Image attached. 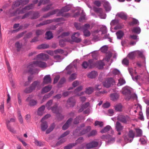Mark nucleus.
Returning <instances> with one entry per match:
<instances>
[{
  "instance_id": "1",
  "label": "nucleus",
  "mask_w": 149,
  "mask_h": 149,
  "mask_svg": "<svg viewBox=\"0 0 149 149\" xmlns=\"http://www.w3.org/2000/svg\"><path fill=\"white\" fill-rule=\"evenodd\" d=\"M37 66L41 68H45L47 67V65L46 63L41 61H34L29 64L24 72L32 74H34L37 71L36 67Z\"/></svg>"
},
{
  "instance_id": "2",
  "label": "nucleus",
  "mask_w": 149,
  "mask_h": 149,
  "mask_svg": "<svg viewBox=\"0 0 149 149\" xmlns=\"http://www.w3.org/2000/svg\"><path fill=\"white\" fill-rule=\"evenodd\" d=\"M84 125L82 124L81 126L77 128L73 132V134L76 136H81L91 130L90 126H88L86 128H84Z\"/></svg>"
},
{
  "instance_id": "3",
  "label": "nucleus",
  "mask_w": 149,
  "mask_h": 149,
  "mask_svg": "<svg viewBox=\"0 0 149 149\" xmlns=\"http://www.w3.org/2000/svg\"><path fill=\"white\" fill-rule=\"evenodd\" d=\"M41 87L40 82L39 81H36L32 84L29 88H26L24 91L26 93H29L35 90H39Z\"/></svg>"
},
{
  "instance_id": "4",
  "label": "nucleus",
  "mask_w": 149,
  "mask_h": 149,
  "mask_svg": "<svg viewBox=\"0 0 149 149\" xmlns=\"http://www.w3.org/2000/svg\"><path fill=\"white\" fill-rule=\"evenodd\" d=\"M122 93L126 96L125 99L127 100H129L131 97V91L127 87H123L121 90Z\"/></svg>"
},
{
  "instance_id": "5",
  "label": "nucleus",
  "mask_w": 149,
  "mask_h": 149,
  "mask_svg": "<svg viewBox=\"0 0 149 149\" xmlns=\"http://www.w3.org/2000/svg\"><path fill=\"white\" fill-rule=\"evenodd\" d=\"M117 120L121 122L127 124L131 121L130 118L127 115H120L117 118Z\"/></svg>"
},
{
  "instance_id": "6",
  "label": "nucleus",
  "mask_w": 149,
  "mask_h": 149,
  "mask_svg": "<svg viewBox=\"0 0 149 149\" xmlns=\"http://www.w3.org/2000/svg\"><path fill=\"white\" fill-rule=\"evenodd\" d=\"M113 83H114L113 79L111 78H109L106 79L103 82V85L104 87L108 88L113 85Z\"/></svg>"
},
{
  "instance_id": "7",
  "label": "nucleus",
  "mask_w": 149,
  "mask_h": 149,
  "mask_svg": "<svg viewBox=\"0 0 149 149\" xmlns=\"http://www.w3.org/2000/svg\"><path fill=\"white\" fill-rule=\"evenodd\" d=\"M135 136L134 133L132 130H130L127 136L125 138V140L127 141L128 142H131Z\"/></svg>"
},
{
  "instance_id": "8",
  "label": "nucleus",
  "mask_w": 149,
  "mask_h": 149,
  "mask_svg": "<svg viewBox=\"0 0 149 149\" xmlns=\"http://www.w3.org/2000/svg\"><path fill=\"white\" fill-rule=\"evenodd\" d=\"M34 4L32 3L26 7L24 8H22L21 10L18 11V10H17V12L18 13L23 14L26 12V10H28L30 9H32L34 7Z\"/></svg>"
},
{
  "instance_id": "9",
  "label": "nucleus",
  "mask_w": 149,
  "mask_h": 149,
  "mask_svg": "<svg viewBox=\"0 0 149 149\" xmlns=\"http://www.w3.org/2000/svg\"><path fill=\"white\" fill-rule=\"evenodd\" d=\"M75 100L73 97L70 98L67 101V106L68 107H74L75 103Z\"/></svg>"
},
{
  "instance_id": "10",
  "label": "nucleus",
  "mask_w": 149,
  "mask_h": 149,
  "mask_svg": "<svg viewBox=\"0 0 149 149\" xmlns=\"http://www.w3.org/2000/svg\"><path fill=\"white\" fill-rule=\"evenodd\" d=\"M52 81V79L50 75L45 76L43 79L42 84L43 85L50 83Z\"/></svg>"
},
{
  "instance_id": "11",
  "label": "nucleus",
  "mask_w": 149,
  "mask_h": 149,
  "mask_svg": "<svg viewBox=\"0 0 149 149\" xmlns=\"http://www.w3.org/2000/svg\"><path fill=\"white\" fill-rule=\"evenodd\" d=\"M70 9V7L69 6H67L63 7L57 14V15L58 16H63V13L68 11Z\"/></svg>"
},
{
  "instance_id": "12",
  "label": "nucleus",
  "mask_w": 149,
  "mask_h": 149,
  "mask_svg": "<svg viewBox=\"0 0 149 149\" xmlns=\"http://www.w3.org/2000/svg\"><path fill=\"white\" fill-rule=\"evenodd\" d=\"M98 144V143L97 141H93L87 143L86 145V148L87 149L97 147Z\"/></svg>"
},
{
  "instance_id": "13",
  "label": "nucleus",
  "mask_w": 149,
  "mask_h": 149,
  "mask_svg": "<svg viewBox=\"0 0 149 149\" xmlns=\"http://www.w3.org/2000/svg\"><path fill=\"white\" fill-rule=\"evenodd\" d=\"M49 56L47 55L44 53H40L36 56V58L43 60H46L49 58Z\"/></svg>"
},
{
  "instance_id": "14",
  "label": "nucleus",
  "mask_w": 149,
  "mask_h": 149,
  "mask_svg": "<svg viewBox=\"0 0 149 149\" xmlns=\"http://www.w3.org/2000/svg\"><path fill=\"white\" fill-rule=\"evenodd\" d=\"M33 97V96L32 95H29L26 100V101L29 102V105L31 106H34L37 103V102L36 100L32 99Z\"/></svg>"
},
{
  "instance_id": "15",
  "label": "nucleus",
  "mask_w": 149,
  "mask_h": 149,
  "mask_svg": "<svg viewBox=\"0 0 149 149\" xmlns=\"http://www.w3.org/2000/svg\"><path fill=\"white\" fill-rule=\"evenodd\" d=\"M62 19V18H59L53 19H49L45 20L43 21V24H44V25H46L51 23L53 22H59L61 21Z\"/></svg>"
},
{
  "instance_id": "16",
  "label": "nucleus",
  "mask_w": 149,
  "mask_h": 149,
  "mask_svg": "<svg viewBox=\"0 0 149 149\" xmlns=\"http://www.w3.org/2000/svg\"><path fill=\"white\" fill-rule=\"evenodd\" d=\"M115 128L117 132H120L123 129V126L118 121H117L116 123Z\"/></svg>"
},
{
  "instance_id": "17",
  "label": "nucleus",
  "mask_w": 149,
  "mask_h": 149,
  "mask_svg": "<svg viewBox=\"0 0 149 149\" xmlns=\"http://www.w3.org/2000/svg\"><path fill=\"white\" fill-rule=\"evenodd\" d=\"M96 61L94 59H90L88 61L89 68H92L96 66Z\"/></svg>"
},
{
  "instance_id": "18",
  "label": "nucleus",
  "mask_w": 149,
  "mask_h": 149,
  "mask_svg": "<svg viewBox=\"0 0 149 149\" xmlns=\"http://www.w3.org/2000/svg\"><path fill=\"white\" fill-rule=\"evenodd\" d=\"M72 118H70L63 126V129L65 130L68 129L69 125L72 122Z\"/></svg>"
},
{
  "instance_id": "19",
  "label": "nucleus",
  "mask_w": 149,
  "mask_h": 149,
  "mask_svg": "<svg viewBox=\"0 0 149 149\" xmlns=\"http://www.w3.org/2000/svg\"><path fill=\"white\" fill-rule=\"evenodd\" d=\"M31 19H36L39 17V13L38 12H35L33 11H31Z\"/></svg>"
},
{
  "instance_id": "20",
  "label": "nucleus",
  "mask_w": 149,
  "mask_h": 149,
  "mask_svg": "<svg viewBox=\"0 0 149 149\" xmlns=\"http://www.w3.org/2000/svg\"><path fill=\"white\" fill-rule=\"evenodd\" d=\"M71 40L70 38L65 39V40H61L59 41V44L61 47H63L65 45V42H71Z\"/></svg>"
},
{
  "instance_id": "21",
  "label": "nucleus",
  "mask_w": 149,
  "mask_h": 149,
  "mask_svg": "<svg viewBox=\"0 0 149 149\" xmlns=\"http://www.w3.org/2000/svg\"><path fill=\"white\" fill-rule=\"evenodd\" d=\"M42 124L41 125V127L42 131H45L47 128L48 126L46 121H41Z\"/></svg>"
},
{
  "instance_id": "22",
  "label": "nucleus",
  "mask_w": 149,
  "mask_h": 149,
  "mask_svg": "<svg viewBox=\"0 0 149 149\" xmlns=\"http://www.w3.org/2000/svg\"><path fill=\"white\" fill-rule=\"evenodd\" d=\"M52 112L58 114L59 112V109L57 107V104L55 103L54 106L50 109Z\"/></svg>"
},
{
  "instance_id": "23",
  "label": "nucleus",
  "mask_w": 149,
  "mask_h": 149,
  "mask_svg": "<svg viewBox=\"0 0 149 149\" xmlns=\"http://www.w3.org/2000/svg\"><path fill=\"white\" fill-rule=\"evenodd\" d=\"M52 88V86L51 85H49L43 88L42 90V93H46L50 91Z\"/></svg>"
},
{
  "instance_id": "24",
  "label": "nucleus",
  "mask_w": 149,
  "mask_h": 149,
  "mask_svg": "<svg viewBox=\"0 0 149 149\" xmlns=\"http://www.w3.org/2000/svg\"><path fill=\"white\" fill-rule=\"evenodd\" d=\"M119 95L116 93H113L110 95L111 99L112 101H115L119 98Z\"/></svg>"
},
{
  "instance_id": "25",
  "label": "nucleus",
  "mask_w": 149,
  "mask_h": 149,
  "mask_svg": "<svg viewBox=\"0 0 149 149\" xmlns=\"http://www.w3.org/2000/svg\"><path fill=\"white\" fill-rule=\"evenodd\" d=\"M83 88V87L82 86H80L77 88L74 91L75 93L78 96H80L81 95H83L84 93L82 92L80 94H77V93L82 90Z\"/></svg>"
},
{
  "instance_id": "26",
  "label": "nucleus",
  "mask_w": 149,
  "mask_h": 149,
  "mask_svg": "<svg viewBox=\"0 0 149 149\" xmlns=\"http://www.w3.org/2000/svg\"><path fill=\"white\" fill-rule=\"evenodd\" d=\"M121 19H126L127 18V16L126 14L123 12H121L118 13L116 15Z\"/></svg>"
},
{
  "instance_id": "27",
  "label": "nucleus",
  "mask_w": 149,
  "mask_h": 149,
  "mask_svg": "<svg viewBox=\"0 0 149 149\" xmlns=\"http://www.w3.org/2000/svg\"><path fill=\"white\" fill-rule=\"evenodd\" d=\"M96 66L99 69H102L104 65V63L102 61H96Z\"/></svg>"
},
{
  "instance_id": "28",
  "label": "nucleus",
  "mask_w": 149,
  "mask_h": 149,
  "mask_svg": "<svg viewBox=\"0 0 149 149\" xmlns=\"http://www.w3.org/2000/svg\"><path fill=\"white\" fill-rule=\"evenodd\" d=\"M45 109L44 105H42L39 108L38 110V114L39 116H42L44 113V111Z\"/></svg>"
},
{
  "instance_id": "29",
  "label": "nucleus",
  "mask_w": 149,
  "mask_h": 149,
  "mask_svg": "<svg viewBox=\"0 0 149 149\" xmlns=\"http://www.w3.org/2000/svg\"><path fill=\"white\" fill-rule=\"evenodd\" d=\"M97 75V72L95 71H92L88 74V77L91 78H95Z\"/></svg>"
},
{
  "instance_id": "30",
  "label": "nucleus",
  "mask_w": 149,
  "mask_h": 149,
  "mask_svg": "<svg viewBox=\"0 0 149 149\" xmlns=\"http://www.w3.org/2000/svg\"><path fill=\"white\" fill-rule=\"evenodd\" d=\"M112 128L109 125H107L103 129L100 131L102 133H106L109 131L110 130H111Z\"/></svg>"
},
{
  "instance_id": "31",
  "label": "nucleus",
  "mask_w": 149,
  "mask_h": 149,
  "mask_svg": "<svg viewBox=\"0 0 149 149\" xmlns=\"http://www.w3.org/2000/svg\"><path fill=\"white\" fill-rule=\"evenodd\" d=\"M46 37L45 38L47 40H49L53 38V36L52 33L50 31H47L46 33Z\"/></svg>"
},
{
  "instance_id": "32",
  "label": "nucleus",
  "mask_w": 149,
  "mask_h": 149,
  "mask_svg": "<svg viewBox=\"0 0 149 149\" xmlns=\"http://www.w3.org/2000/svg\"><path fill=\"white\" fill-rule=\"evenodd\" d=\"M71 38L72 40V41H72H72H73L75 42H76L78 43L80 42L81 40V38H78L76 36H74V35H72L71 36Z\"/></svg>"
},
{
  "instance_id": "33",
  "label": "nucleus",
  "mask_w": 149,
  "mask_h": 149,
  "mask_svg": "<svg viewBox=\"0 0 149 149\" xmlns=\"http://www.w3.org/2000/svg\"><path fill=\"white\" fill-rule=\"evenodd\" d=\"M129 72L132 77V78L133 80H134V78L133 74L135 73L136 74L135 70H133L132 68H128Z\"/></svg>"
},
{
  "instance_id": "34",
  "label": "nucleus",
  "mask_w": 149,
  "mask_h": 149,
  "mask_svg": "<svg viewBox=\"0 0 149 149\" xmlns=\"http://www.w3.org/2000/svg\"><path fill=\"white\" fill-rule=\"evenodd\" d=\"M49 47V46L47 44H42L38 45L37 48L38 49H47Z\"/></svg>"
},
{
  "instance_id": "35",
  "label": "nucleus",
  "mask_w": 149,
  "mask_h": 149,
  "mask_svg": "<svg viewBox=\"0 0 149 149\" xmlns=\"http://www.w3.org/2000/svg\"><path fill=\"white\" fill-rule=\"evenodd\" d=\"M117 38L118 39H120L124 35V33L121 31H119L116 33Z\"/></svg>"
},
{
  "instance_id": "36",
  "label": "nucleus",
  "mask_w": 149,
  "mask_h": 149,
  "mask_svg": "<svg viewBox=\"0 0 149 149\" xmlns=\"http://www.w3.org/2000/svg\"><path fill=\"white\" fill-rule=\"evenodd\" d=\"M112 56V54L110 52H107L106 53V57L104 59L107 61L108 62L109 61Z\"/></svg>"
},
{
  "instance_id": "37",
  "label": "nucleus",
  "mask_w": 149,
  "mask_h": 149,
  "mask_svg": "<svg viewBox=\"0 0 149 149\" xmlns=\"http://www.w3.org/2000/svg\"><path fill=\"white\" fill-rule=\"evenodd\" d=\"M94 90L93 88L92 87H89L86 89L85 92L86 93L89 95L92 93Z\"/></svg>"
},
{
  "instance_id": "38",
  "label": "nucleus",
  "mask_w": 149,
  "mask_h": 149,
  "mask_svg": "<svg viewBox=\"0 0 149 149\" xmlns=\"http://www.w3.org/2000/svg\"><path fill=\"white\" fill-rule=\"evenodd\" d=\"M86 19L85 13L83 12V11H82L81 16L79 19V21L80 22H82Z\"/></svg>"
},
{
  "instance_id": "39",
  "label": "nucleus",
  "mask_w": 149,
  "mask_h": 149,
  "mask_svg": "<svg viewBox=\"0 0 149 149\" xmlns=\"http://www.w3.org/2000/svg\"><path fill=\"white\" fill-rule=\"evenodd\" d=\"M15 46L17 48V50L18 52L20 51L22 47V43L20 44L19 42L17 41L15 43Z\"/></svg>"
},
{
  "instance_id": "40",
  "label": "nucleus",
  "mask_w": 149,
  "mask_h": 149,
  "mask_svg": "<svg viewBox=\"0 0 149 149\" xmlns=\"http://www.w3.org/2000/svg\"><path fill=\"white\" fill-rule=\"evenodd\" d=\"M104 6L105 10L107 11H109L111 10V7L109 3L107 2H105L104 4Z\"/></svg>"
},
{
  "instance_id": "41",
  "label": "nucleus",
  "mask_w": 149,
  "mask_h": 149,
  "mask_svg": "<svg viewBox=\"0 0 149 149\" xmlns=\"http://www.w3.org/2000/svg\"><path fill=\"white\" fill-rule=\"evenodd\" d=\"M10 120H8L6 121L7 127L8 129L10 131L13 133L15 132L14 129L13 128H11L10 126L9 125V124L10 123Z\"/></svg>"
},
{
  "instance_id": "42",
  "label": "nucleus",
  "mask_w": 149,
  "mask_h": 149,
  "mask_svg": "<svg viewBox=\"0 0 149 149\" xmlns=\"http://www.w3.org/2000/svg\"><path fill=\"white\" fill-rule=\"evenodd\" d=\"M122 106L120 104H118L116 105L115 107V110L117 111H121L122 110Z\"/></svg>"
},
{
  "instance_id": "43",
  "label": "nucleus",
  "mask_w": 149,
  "mask_h": 149,
  "mask_svg": "<svg viewBox=\"0 0 149 149\" xmlns=\"http://www.w3.org/2000/svg\"><path fill=\"white\" fill-rule=\"evenodd\" d=\"M136 56L135 52H132L129 53L127 55V57L130 59H133Z\"/></svg>"
},
{
  "instance_id": "44",
  "label": "nucleus",
  "mask_w": 149,
  "mask_h": 149,
  "mask_svg": "<svg viewBox=\"0 0 149 149\" xmlns=\"http://www.w3.org/2000/svg\"><path fill=\"white\" fill-rule=\"evenodd\" d=\"M45 31L44 30L38 29L36 31V34L38 36L41 35L44 33Z\"/></svg>"
},
{
  "instance_id": "45",
  "label": "nucleus",
  "mask_w": 149,
  "mask_h": 149,
  "mask_svg": "<svg viewBox=\"0 0 149 149\" xmlns=\"http://www.w3.org/2000/svg\"><path fill=\"white\" fill-rule=\"evenodd\" d=\"M77 77V74L75 73H73L71 74L70 76L69 80L70 81H71L75 79Z\"/></svg>"
},
{
  "instance_id": "46",
  "label": "nucleus",
  "mask_w": 149,
  "mask_h": 149,
  "mask_svg": "<svg viewBox=\"0 0 149 149\" xmlns=\"http://www.w3.org/2000/svg\"><path fill=\"white\" fill-rule=\"evenodd\" d=\"M125 83V80L123 78H120L118 80V83L117 85L118 86H120L124 84Z\"/></svg>"
},
{
  "instance_id": "47",
  "label": "nucleus",
  "mask_w": 149,
  "mask_h": 149,
  "mask_svg": "<svg viewBox=\"0 0 149 149\" xmlns=\"http://www.w3.org/2000/svg\"><path fill=\"white\" fill-rule=\"evenodd\" d=\"M132 31L134 33L139 34L141 32V29L139 27H135L133 28Z\"/></svg>"
},
{
  "instance_id": "48",
  "label": "nucleus",
  "mask_w": 149,
  "mask_h": 149,
  "mask_svg": "<svg viewBox=\"0 0 149 149\" xmlns=\"http://www.w3.org/2000/svg\"><path fill=\"white\" fill-rule=\"evenodd\" d=\"M52 4L47 5L46 6L43 8L42 9V11L43 12L48 11L50 9Z\"/></svg>"
},
{
  "instance_id": "49",
  "label": "nucleus",
  "mask_w": 149,
  "mask_h": 149,
  "mask_svg": "<svg viewBox=\"0 0 149 149\" xmlns=\"http://www.w3.org/2000/svg\"><path fill=\"white\" fill-rule=\"evenodd\" d=\"M139 23L137 19L135 18H133L132 21L130 22L129 24L131 26H133L134 25L138 24Z\"/></svg>"
},
{
  "instance_id": "50",
  "label": "nucleus",
  "mask_w": 149,
  "mask_h": 149,
  "mask_svg": "<svg viewBox=\"0 0 149 149\" xmlns=\"http://www.w3.org/2000/svg\"><path fill=\"white\" fill-rule=\"evenodd\" d=\"M84 141L83 138V137H81L79 138L77 140H76V142L75 143H74V144H75V146L77 144L83 142Z\"/></svg>"
},
{
  "instance_id": "51",
  "label": "nucleus",
  "mask_w": 149,
  "mask_h": 149,
  "mask_svg": "<svg viewBox=\"0 0 149 149\" xmlns=\"http://www.w3.org/2000/svg\"><path fill=\"white\" fill-rule=\"evenodd\" d=\"M74 27L77 30L82 29V26H81V24L79 23H75L74 24Z\"/></svg>"
},
{
  "instance_id": "52",
  "label": "nucleus",
  "mask_w": 149,
  "mask_h": 149,
  "mask_svg": "<svg viewBox=\"0 0 149 149\" xmlns=\"http://www.w3.org/2000/svg\"><path fill=\"white\" fill-rule=\"evenodd\" d=\"M69 34L70 33L68 32H64L63 33L61 36H59L58 38H60V37H61V38H64L68 36Z\"/></svg>"
},
{
  "instance_id": "53",
  "label": "nucleus",
  "mask_w": 149,
  "mask_h": 149,
  "mask_svg": "<svg viewBox=\"0 0 149 149\" xmlns=\"http://www.w3.org/2000/svg\"><path fill=\"white\" fill-rule=\"evenodd\" d=\"M108 47L107 45H104L100 48V51L103 53H105L108 50Z\"/></svg>"
},
{
  "instance_id": "54",
  "label": "nucleus",
  "mask_w": 149,
  "mask_h": 149,
  "mask_svg": "<svg viewBox=\"0 0 149 149\" xmlns=\"http://www.w3.org/2000/svg\"><path fill=\"white\" fill-rule=\"evenodd\" d=\"M53 102V100H49L47 103L46 104V107H47L48 109H50L51 108L50 107L51 106Z\"/></svg>"
},
{
  "instance_id": "55",
  "label": "nucleus",
  "mask_w": 149,
  "mask_h": 149,
  "mask_svg": "<svg viewBox=\"0 0 149 149\" xmlns=\"http://www.w3.org/2000/svg\"><path fill=\"white\" fill-rule=\"evenodd\" d=\"M75 146V144H74L73 143H70L67 146H65L64 148V149H70Z\"/></svg>"
},
{
  "instance_id": "56",
  "label": "nucleus",
  "mask_w": 149,
  "mask_h": 149,
  "mask_svg": "<svg viewBox=\"0 0 149 149\" xmlns=\"http://www.w3.org/2000/svg\"><path fill=\"white\" fill-rule=\"evenodd\" d=\"M137 136H141L142 135V131L140 129H136Z\"/></svg>"
},
{
  "instance_id": "57",
  "label": "nucleus",
  "mask_w": 149,
  "mask_h": 149,
  "mask_svg": "<svg viewBox=\"0 0 149 149\" xmlns=\"http://www.w3.org/2000/svg\"><path fill=\"white\" fill-rule=\"evenodd\" d=\"M35 143L36 145L39 146H42L44 145L43 143L41 141H39L37 140L35 141Z\"/></svg>"
},
{
  "instance_id": "58",
  "label": "nucleus",
  "mask_w": 149,
  "mask_h": 149,
  "mask_svg": "<svg viewBox=\"0 0 149 149\" xmlns=\"http://www.w3.org/2000/svg\"><path fill=\"white\" fill-rule=\"evenodd\" d=\"M94 10L95 12L100 14H101L102 12V9L101 8L94 7Z\"/></svg>"
},
{
  "instance_id": "59",
  "label": "nucleus",
  "mask_w": 149,
  "mask_h": 149,
  "mask_svg": "<svg viewBox=\"0 0 149 149\" xmlns=\"http://www.w3.org/2000/svg\"><path fill=\"white\" fill-rule=\"evenodd\" d=\"M82 67L84 69H86L89 68V64L88 62L86 61H84L82 64Z\"/></svg>"
},
{
  "instance_id": "60",
  "label": "nucleus",
  "mask_w": 149,
  "mask_h": 149,
  "mask_svg": "<svg viewBox=\"0 0 149 149\" xmlns=\"http://www.w3.org/2000/svg\"><path fill=\"white\" fill-rule=\"evenodd\" d=\"M95 125H99L100 127H102L103 126V123L102 122L96 120L95 123Z\"/></svg>"
},
{
  "instance_id": "61",
  "label": "nucleus",
  "mask_w": 149,
  "mask_h": 149,
  "mask_svg": "<svg viewBox=\"0 0 149 149\" xmlns=\"http://www.w3.org/2000/svg\"><path fill=\"white\" fill-rule=\"evenodd\" d=\"M122 63L126 65H128L129 63V61L127 58H125L123 60Z\"/></svg>"
},
{
  "instance_id": "62",
  "label": "nucleus",
  "mask_w": 149,
  "mask_h": 149,
  "mask_svg": "<svg viewBox=\"0 0 149 149\" xmlns=\"http://www.w3.org/2000/svg\"><path fill=\"white\" fill-rule=\"evenodd\" d=\"M90 25L88 24H86L82 26V29L83 30H88V29L90 28Z\"/></svg>"
},
{
  "instance_id": "63",
  "label": "nucleus",
  "mask_w": 149,
  "mask_h": 149,
  "mask_svg": "<svg viewBox=\"0 0 149 149\" xmlns=\"http://www.w3.org/2000/svg\"><path fill=\"white\" fill-rule=\"evenodd\" d=\"M84 35L86 37H88L91 35V33L88 30H83Z\"/></svg>"
},
{
  "instance_id": "64",
  "label": "nucleus",
  "mask_w": 149,
  "mask_h": 149,
  "mask_svg": "<svg viewBox=\"0 0 149 149\" xmlns=\"http://www.w3.org/2000/svg\"><path fill=\"white\" fill-rule=\"evenodd\" d=\"M81 118L80 116H79L76 117L74 119V123L75 124H77L79 123V120Z\"/></svg>"
}]
</instances>
